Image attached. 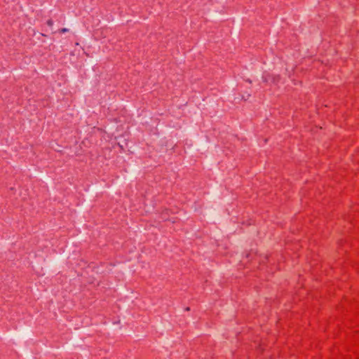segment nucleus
<instances>
[{"label":"nucleus","instance_id":"obj_1","mask_svg":"<svg viewBox=\"0 0 359 359\" xmlns=\"http://www.w3.org/2000/svg\"><path fill=\"white\" fill-rule=\"evenodd\" d=\"M67 31H68V29H67V28H63V29H60V32L61 33H65V32H67Z\"/></svg>","mask_w":359,"mask_h":359},{"label":"nucleus","instance_id":"obj_2","mask_svg":"<svg viewBox=\"0 0 359 359\" xmlns=\"http://www.w3.org/2000/svg\"><path fill=\"white\" fill-rule=\"evenodd\" d=\"M47 24H48V26H52V25H53V22L52 20H48V21L47 22Z\"/></svg>","mask_w":359,"mask_h":359},{"label":"nucleus","instance_id":"obj_3","mask_svg":"<svg viewBox=\"0 0 359 359\" xmlns=\"http://www.w3.org/2000/svg\"><path fill=\"white\" fill-rule=\"evenodd\" d=\"M189 309H189V307H187V308L185 309V311H189Z\"/></svg>","mask_w":359,"mask_h":359}]
</instances>
